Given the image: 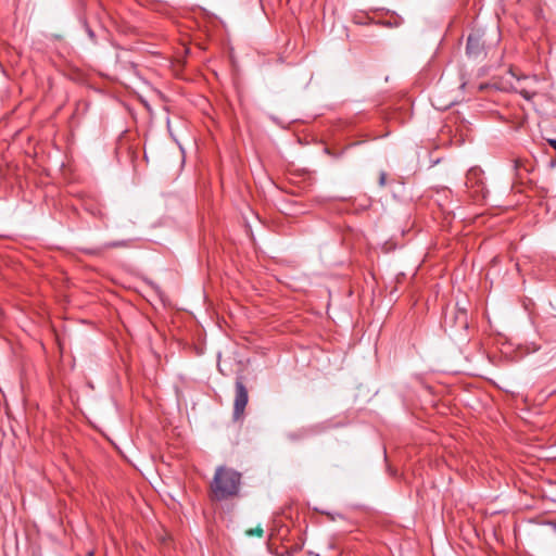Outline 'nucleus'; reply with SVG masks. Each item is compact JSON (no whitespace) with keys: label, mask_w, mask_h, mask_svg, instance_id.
I'll use <instances>...</instances> for the list:
<instances>
[{"label":"nucleus","mask_w":556,"mask_h":556,"mask_svg":"<svg viewBox=\"0 0 556 556\" xmlns=\"http://www.w3.org/2000/svg\"><path fill=\"white\" fill-rule=\"evenodd\" d=\"M241 475L227 467H218L211 484L212 492L216 500L223 501L239 492Z\"/></svg>","instance_id":"1"},{"label":"nucleus","mask_w":556,"mask_h":556,"mask_svg":"<svg viewBox=\"0 0 556 556\" xmlns=\"http://www.w3.org/2000/svg\"><path fill=\"white\" fill-rule=\"evenodd\" d=\"M508 75L511 79L508 80L510 88L525 99L530 100L536 93L538 79L535 76H519L513 70L508 72Z\"/></svg>","instance_id":"2"},{"label":"nucleus","mask_w":556,"mask_h":556,"mask_svg":"<svg viewBox=\"0 0 556 556\" xmlns=\"http://www.w3.org/2000/svg\"><path fill=\"white\" fill-rule=\"evenodd\" d=\"M249 401L248 390L243 382L238 379L236 381V395L233 402V420H240L243 417L245 406Z\"/></svg>","instance_id":"3"},{"label":"nucleus","mask_w":556,"mask_h":556,"mask_svg":"<svg viewBox=\"0 0 556 556\" xmlns=\"http://www.w3.org/2000/svg\"><path fill=\"white\" fill-rule=\"evenodd\" d=\"M467 188L472 189L476 194H483L484 182L483 175L480 168H470L466 175L465 181Z\"/></svg>","instance_id":"4"},{"label":"nucleus","mask_w":556,"mask_h":556,"mask_svg":"<svg viewBox=\"0 0 556 556\" xmlns=\"http://www.w3.org/2000/svg\"><path fill=\"white\" fill-rule=\"evenodd\" d=\"M481 40L478 35L470 34L467 39L466 52L469 56H478L481 52Z\"/></svg>","instance_id":"5"},{"label":"nucleus","mask_w":556,"mask_h":556,"mask_svg":"<svg viewBox=\"0 0 556 556\" xmlns=\"http://www.w3.org/2000/svg\"><path fill=\"white\" fill-rule=\"evenodd\" d=\"M247 534H248V535H250V536H251V535H256V536L261 538V536H263V534H264V530H263V528H262V527H260V526H258V527H256V528H254V529H250V530H248V531H247Z\"/></svg>","instance_id":"6"},{"label":"nucleus","mask_w":556,"mask_h":556,"mask_svg":"<svg viewBox=\"0 0 556 556\" xmlns=\"http://www.w3.org/2000/svg\"><path fill=\"white\" fill-rule=\"evenodd\" d=\"M125 241H113L105 244L106 248H117V247H125Z\"/></svg>","instance_id":"7"},{"label":"nucleus","mask_w":556,"mask_h":556,"mask_svg":"<svg viewBox=\"0 0 556 556\" xmlns=\"http://www.w3.org/2000/svg\"><path fill=\"white\" fill-rule=\"evenodd\" d=\"M547 142L552 148L556 149V138H549Z\"/></svg>","instance_id":"8"},{"label":"nucleus","mask_w":556,"mask_h":556,"mask_svg":"<svg viewBox=\"0 0 556 556\" xmlns=\"http://www.w3.org/2000/svg\"><path fill=\"white\" fill-rule=\"evenodd\" d=\"M384 181H386V176H384V174H382L380 177V184L384 185Z\"/></svg>","instance_id":"9"},{"label":"nucleus","mask_w":556,"mask_h":556,"mask_svg":"<svg viewBox=\"0 0 556 556\" xmlns=\"http://www.w3.org/2000/svg\"><path fill=\"white\" fill-rule=\"evenodd\" d=\"M555 165H556V160L552 159V160L549 161V166H551V167H554Z\"/></svg>","instance_id":"10"}]
</instances>
